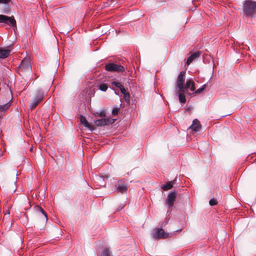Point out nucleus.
<instances>
[{"label": "nucleus", "mask_w": 256, "mask_h": 256, "mask_svg": "<svg viewBox=\"0 0 256 256\" xmlns=\"http://www.w3.org/2000/svg\"><path fill=\"white\" fill-rule=\"evenodd\" d=\"M256 8V2L245 1L243 6V10L246 16H252Z\"/></svg>", "instance_id": "obj_1"}, {"label": "nucleus", "mask_w": 256, "mask_h": 256, "mask_svg": "<svg viewBox=\"0 0 256 256\" xmlns=\"http://www.w3.org/2000/svg\"><path fill=\"white\" fill-rule=\"evenodd\" d=\"M186 72L182 71L178 74L176 84V90L180 91H184V85L185 80Z\"/></svg>", "instance_id": "obj_2"}, {"label": "nucleus", "mask_w": 256, "mask_h": 256, "mask_svg": "<svg viewBox=\"0 0 256 256\" xmlns=\"http://www.w3.org/2000/svg\"><path fill=\"white\" fill-rule=\"evenodd\" d=\"M0 22L6 24L13 28L16 27V22L14 16H8L5 15L0 14Z\"/></svg>", "instance_id": "obj_3"}, {"label": "nucleus", "mask_w": 256, "mask_h": 256, "mask_svg": "<svg viewBox=\"0 0 256 256\" xmlns=\"http://www.w3.org/2000/svg\"><path fill=\"white\" fill-rule=\"evenodd\" d=\"M31 66L28 59H24L18 66V72L20 74H22L26 72H30Z\"/></svg>", "instance_id": "obj_4"}, {"label": "nucleus", "mask_w": 256, "mask_h": 256, "mask_svg": "<svg viewBox=\"0 0 256 256\" xmlns=\"http://www.w3.org/2000/svg\"><path fill=\"white\" fill-rule=\"evenodd\" d=\"M105 68L106 70L112 72H124L125 70L124 67L122 65L114 63L106 64L105 66Z\"/></svg>", "instance_id": "obj_5"}, {"label": "nucleus", "mask_w": 256, "mask_h": 256, "mask_svg": "<svg viewBox=\"0 0 256 256\" xmlns=\"http://www.w3.org/2000/svg\"><path fill=\"white\" fill-rule=\"evenodd\" d=\"M153 237L155 239L165 238L168 236V234L164 232L162 228H156L153 230Z\"/></svg>", "instance_id": "obj_6"}, {"label": "nucleus", "mask_w": 256, "mask_h": 256, "mask_svg": "<svg viewBox=\"0 0 256 256\" xmlns=\"http://www.w3.org/2000/svg\"><path fill=\"white\" fill-rule=\"evenodd\" d=\"M114 122V120L110 118H102L94 121V124L97 126H104L112 124Z\"/></svg>", "instance_id": "obj_7"}, {"label": "nucleus", "mask_w": 256, "mask_h": 256, "mask_svg": "<svg viewBox=\"0 0 256 256\" xmlns=\"http://www.w3.org/2000/svg\"><path fill=\"white\" fill-rule=\"evenodd\" d=\"M44 98L43 94L39 92L36 98L32 100L30 104V108H36L38 104Z\"/></svg>", "instance_id": "obj_8"}, {"label": "nucleus", "mask_w": 256, "mask_h": 256, "mask_svg": "<svg viewBox=\"0 0 256 256\" xmlns=\"http://www.w3.org/2000/svg\"><path fill=\"white\" fill-rule=\"evenodd\" d=\"M176 198V194L175 192H172L168 194L166 199V204L168 208H171L173 206Z\"/></svg>", "instance_id": "obj_9"}, {"label": "nucleus", "mask_w": 256, "mask_h": 256, "mask_svg": "<svg viewBox=\"0 0 256 256\" xmlns=\"http://www.w3.org/2000/svg\"><path fill=\"white\" fill-rule=\"evenodd\" d=\"M116 188L118 192L124 193L128 190L126 184L122 180L118 181V184L116 185Z\"/></svg>", "instance_id": "obj_10"}, {"label": "nucleus", "mask_w": 256, "mask_h": 256, "mask_svg": "<svg viewBox=\"0 0 256 256\" xmlns=\"http://www.w3.org/2000/svg\"><path fill=\"white\" fill-rule=\"evenodd\" d=\"M190 128L192 129L195 132H198L201 129V125L200 121L198 119H194L192 124L190 126Z\"/></svg>", "instance_id": "obj_11"}, {"label": "nucleus", "mask_w": 256, "mask_h": 256, "mask_svg": "<svg viewBox=\"0 0 256 256\" xmlns=\"http://www.w3.org/2000/svg\"><path fill=\"white\" fill-rule=\"evenodd\" d=\"M80 123L83 124L86 128H88L90 130H94V126L90 124L86 120V118L82 116H80Z\"/></svg>", "instance_id": "obj_12"}, {"label": "nucleus", "mask_w": 256, "mask_h": 256, "mask_svg": "<svg viewBox=\"0 0 256 256\" xmlns=\"http://www.w3.org/2000/svg\"><path fill=\"white\" fill-rule=\"evenodd\" d=\"M184 86L185 89H190L191 91L194 92L195 90L194 82L192 80L190 79L186 81Z\"/></svg>", "instance_id": "obj_13"}, {"label": "nucleus", "mask_w": 256, "mask_h": 256, "mask_svg": "<svg viewBox=\"0 0 256 256\" xmlns=\"http://www.w3.org/2000/svg\"><path fill=\"white\" fill-rule=\"evenodd\" d=\"M200 52H196L191 54L188 58L186 64L188 65L190 64L196 58L200 56Z\"/></svg>", "instance_id": "obj_14"}, {"label": "nucleus", "mask_w": 256, "mask_h": 256, "mask_svg": "<svg viewBox=\"0 0 256 256\" xmlns=\"http://www.w3.org/2000/svg\"><path fill=\"white\" fill-rule=\"evenodd\" d=\"M176 94L178 96L179 100L182 103H185L186 102V96L184 94V91H180L176 90Z\"/></svg>", "instance_id": "obj_15"}, {"label": "nucleus", "mask_w": 256, "mask_h": 256, "mask_svg": "<svg viewBox=\"0 0 256 256\" xmlns=\"http://www.w3.org/2000/svg\"><path fill=\"white\" fill-rule=\"evenodd\" d=\"M10 51L8 49L0 48V58H5L10 55Z\"/></svg>", "instance_id": "obj_16"}, {"label": "nucleus", "mask_w": 256, "mask_h": 256, "mask_svg": "<svg viewBox=\"0 0 256 256\" xmlns=\"http://www.w3.org/2000/svg\"><path fill=\"white\" fill-rule=\"evenodd\" d=\"M174 182H169L162 186V188L164 190H168L173 187Z\"/></svg>", "instance_id": "obj_17"}, {"label": "nucleus", "mask_w": 256, "mask_h": 256, "mask_svg": "<svg viewBox=\"0 0 256 256\" xmlns=\"http://www.w3.org/2000/svg\"><path fill=\"white\" fill-rule=\"evenodd\" d=\"M35 210H36L38 212H40L41 213L43 216H44V218H46V220H48V218H47V216L44 210L40 206H36V207H35Z\"/></svg>", "instance_id": "obj_18"}, {"label": "nucleus", "mask_w": 256, "mask_h": 256, "mask_svg": "<svg viewBox=\"0 0 256 256\" xmlns=\"http://www.w3.org/2000/svg\"><path fill=\"white\" fill-rule=\"evenodd\" d=\"M98 256H112L110 250L106 248H104L102 252L98 255Z\"/></svg>", "instance_id": "obj_19"}, {"label": "nucleus", "mask_w": 256, "mask_h": 256, "mask_svg": "<svg viewBox=\"0 0 256 256\" xmlns=\"http://www.w3.org/2000/svg\"><path fill=\"white\" fill-rule=\"evenodd\" d=\"M10 106V104L9 102H7L2 105H0V112H4L6 110H8Z\"/></svg>", "instance_id": "obj_20"}, {"label": "nucleus", "mask_w": 256, "mask_h": 256, "mask_svg": "<svg viewBox=\"0 0 256 256\" xmlns=\"http://www.w3.org/2000/svg\"><path fill=\"white\" fill-rule=\"evenodd\" d=\"M108 88V86L106 84H101L99 86V90H100L102 91L106 92Z\"/></svg>", "instance_id": "obj_21"}, {"label": "nucleus", "mask_w": 256, "mask_h": 256, "mask_svg": "<svg viewBox=\"0 0 256 256\" xmlns=\"http://www.w3.org/2000/svg\"><path fill=\"white\" fill-rule=\"evenodd\" d=\"M206 88V84L203 85L201 88H198L195 91V94H198L201 93Z\"/></svg>", "instance_id": "obj_22"}, {"label": "nucleus", "mask_w": 256, "mask_h": 256, "mask_svg": "<svg viewBox=\"0 0 256 256\" xmlns=\"http://www.w3.org/2000/svg\"><path fill=\"white\" fill-rule=\"evenodd\" d=\"M112 84L119 88H120L123 86L119 82H113Z\"/></svg>", "instance_id": "obj_23"}, {"label": "nucleus", "mask_w": 256, "mask_h": 256, "mask_svg": "<svg viewBox=\"0 0 256 256\" xmlns=\"http://www.w3.org/2000/svg\"><path fill=\"white\" fill-rule=\"evenodd\" d=\"M209 204L210 206H214L217 204V201L216 199L212 198L210 200Z\"/></svg>", "instance_id": "obj_24"}, {"label": "nucleus", "mask_w": 256, "mask_h": 256, "mask_svg": "<svg viewBox=\"0 0 256 256\" xmlns=\"http://www.w3.org/2000/svg\"><path fill=\"white\" fill-rule=\"evenodd\" d=\"M124 98L126 101H129L130 99V96L128 92L124 95Z\"/></svg>", "instance_id": "obj_25"}, {"label": "nucleus", "mask_w": 256, "mask_h": 256, "mask_svg": "<svg viewBox=\"0 0 256 256\" xmlns=\"http://www.w3.org/2000/svg\"><path fill=\"white\" fill-rule=\"evenodd\" d=\"M118 111H119V108H116L112 110V113L114 115H116V114H118Z\"/></svg>", "instance_id": "obj_26"}, {"label": "nucleus", "mask_w": 256, "mask_h": 256, "mask_svg": "<svg viewBox=\"0 0 256 256\" xmlns=\"http://www.w3.org/2000/svg\"><path fill=\"white\" fill-rule=\"evenodd\" d=\"M120 90L121 92L124 95L126 94H127L128 92L124 88V86H122L120 88Z\"/></svg>", "instance_id": "obj_27"}, {"label": "nucleus", "mask_w": 256, "mask_h": 256, "mask_svg": "<svg viewBox=\"0 0 256 256\" xmlns=\"http://www.w3.org/2000/svg\"><path fill=\"white\" fill-rule=\"evenodd\" d=\"M10 0H0V4H7Z\"/></svg>", "instance_id": "obj_28"}, {"label": "nucleus", "mask_w": 256, "mask_h": 256, "mask_svg": "<svg viewBox=\"0 0 256 256\" xmlns=\"http://www.w3.org/2000/svg\"><path fill=\"white\" fill-rule=\"evenodd\" d=\"M104 116V114H100V116Z\"/></svg>", "instance_id": "obj_29"}]
</instances>
